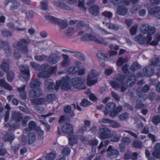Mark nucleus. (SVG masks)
<instances>
[{
  "label": "nucleus",
  "mask_w": 160,
  "mask_h": 160,
  "mask_svg": "<svg viewBox=\"0 0 160 160\" xmlns=\"http://www.w3.org/2000/svg\"><path fill=\"white\" fill-rule=\"evenodd\" d=\"M69 79V77L67 75L64 76L60 80L56 81L55 86L53 82H50L49 80H46L44 82L45 90L46 92L51 91L54 89L58 90L60 86L62 89L66 90H70L71 86L68 83Z\"/></svg>",
  "instance_id": "obj_1"
},
{
  "label": "nucleus",
  "mask_w": 160,
  "mask_h": 160,
  "mask_svg": "<svg viewBox=\"0 0 160 160\" xmlns=\"http://www.w3.org/2000/svg\"><path fill=\"white\" fill-rule=\"evenodd\" d=\"M91 30L89 28L85 31H80L78 33V36L80 37L81 41H91L96 42L99 41L98 40V38L94 35L90 33Z\"/></svg>",
  "instance_id": "obj_2"
},
{
  "label": "nucleus",
  "mask_w": 160,
  "mask_h": 160,
  "mask_svg": "<svg viewBox=\"0 0 160 160\" xmlns=\"http://www.w3.org/2000/svg\"><path fill=\"white\" fill-rule=\"evenodd\" d=\"M124 78V76L118 74L117 75L115 79L110 81V83L113 88L116 89L121 87V92H124L126 89V87L123 86L124 84L123 83Z\"/></svg>",
  "instance_id": "obj_3"
},
{
  "label": "nucleus",
  "mask_w": 160,
  "mask_h": 160,
  "mask_svg": "<svg viewBox=\"0 0 160 160\" xmlns=\"http://www.w3.org/2000/svg\"><path fill=\"white\" fill-rule=\"evenodd\" d=\"M100 72L95 69H91L88 72L87 83L88 86H91L96 84L98 81L97 77H98Z\"/></svg>",
  "instance_id": "obj_4"
},
{
  "label": "nucleus",
  "mask_w": 160,
  "mask_h": 160,
  "mask_svg": "<svg viewBox=\"0 0 160 160\" xmlns=\"http://www.w3.org/2000/svg\"><path fill=\"white\" fill-rule=\"evenodd\" d=\"M67 76L69 77L70 78L68 83L70 86H71L69 84L70 82H72L73 87L79 90L86 89V87L84 85V81L81 78L75 77L72 78L71 80H70V77L68 76Z\"/></svg>",
  "instance_id": "obj_5"
},
{
  "label": "nucleus",
  "mask_w": 160,
  "mask_h": 160,
  "mask_svg": "<svg viewBox=\"0 0 160 160\" xmlns=\"http://www.w3.org/2000/svg\"><path fill=\"white\" fill-rule=\"evenodd\" d=\"M45 17L46 19L50 22L59 25L61 29L64 28L68 26V22L66 20L59 19L50 15H47Z\"/></svg>",
  "instance_id": "obj_6"
},
{
  "label": "nucleus",
  "mask_w": 160,
  "mask_h": 160,
  "mask_svg": "<svg viewBox=\"0 0 160 160\" xmlns=\"http://www.w3.org/2000/svg\"><path fill=\"white\" fill-rule=\"evenodd\" d=\"M50 66L48 64H42L40 67V72L37 74L38 76L40 78H47L50 76L49 71Z\"/></svg>",
  "instance_id": "obj_7"
},
{
  "label": "nucleus",
  "mask_w": 160,
  "mask_h": 160,
  "mask_svg": "<svg viewBox=\"0 0 160 160\" xmlns=\"http://www.w3.org/2000/svg\"><path fill=\"white\" fill-rule=\"evenodd\" d=\"M111 2L115 5H119L117 9V13L120 15L124 16L127 12V10L124 6H121L120 5L121 3V0H111Z\"/></svg>",
  "instance_id": "obj_8"
},
{
  "label": "nucleus",
  "mask_w": 160,
  "mask_h": 160,
  "mask_svg": "<svg viewBox=\"0 0 160 160\" xmlns=\"http://www.w3.org/2000/svg\"><path fill=\"white\" fill-rule=\"evenodd\" d=\"M150 89V87L148 84L145 85L142 88L139 86L137 90L136 93L139 97H142L143 98L142 100H145L147 98V96L146 94L142 93V92H146Z\"/></svg>",
  "instance_id": "obj_9"
},
{
  "label": "nucleus",
  "mask_w": 160,
  "mask_h": 160,
  "mask_svg": "<svg viewBox=\"0 0 160 160\" xmlns=\"http://www.w3.org/2000/svg\"><path fill=\"white\" fill-rule=\"evenodd\" d=\"M107 151L108 157L111 159L117 158L119 154V151L116 149L112 148V146L111 145L109 146Z\"/></svg>",
  "instance_id": "obj_10"
},
{
  "label": "nucleus",
  "mask_w": 160,
  "mask_h": 160,
  "mask_svg": "<svg viewBox=\"0 0 160 160\" xmlns=\"http://www.w3.org/2000/svg\"><path fill=\"white\" fill-rule=\"evenodd\" d=\"M61 56L58 53H52L48 57V61L51 64L57 63L60 59Z\"/></svg>",
  "instance_id": "obj_11"
},
{
  "label": "nucleus",
  "mask_w": 160,
  "mask_h": 160,
  "mask_svg": "<svg viewBox=\"0 0 160 160\" xmlns=\"http://www.w3.org/2000/svg\"><path fill=\"white\" fill-rule=\"evenodd\" d=\"M135 41L139 44L142 45L149 43L151 40H149L147 36L146 38L143 35L140 34L135 38Z\"/></svg>",
  "instance_id": "obj_12"
},
{
  "label": "nucleus",
  "mask_w": 160,
  "mask_h": 160,
  "mask_svg": "<svg viewBox=\"0 0 160 160\" xmlns=\"http://www.w3.org/2000/svg\"><path fill=\"white\" fill-rule=\"evenodd\" d=\"M99 138L102 139L109 138L110 137V130L107 128H101L100 129Z\"/></svg>",
  "instance_id": "obj_13"
},
{
  "label": "nucleus",
  "mask_w": 160,
  "mask_h": 160,
  "mask_svg": "<svg viewBox=\"0 0 160 160\" xmlns=\"http://www.w3.org/2000/svg\"><path fill=\"white\" fill-rule=\"evenodd\" d=\"M53 4L55 6L60 9L70 11H73V9L72 8L64 3L60 2L59 1H54Z\"/></svg>",
  "instance_id": "obj_14"
},
{
  "label": "nucleus",
  "mask_w": 160,
  "mask_h": 160,
  "mask_svg": "<svg viewBox=\"0 0 160 160\" xmlns=\"http://www.w3.org/2000/svg\"><path fill=\"white\" fill-rule=\"evenodd\" d=\"M35 135L34 132H30L28 134L27 139L23 138L22 140L24 144H31L32 143L35 139Z\"/></svg>",
  "instance_id": "obj_15"
},
{
  "label": "nucleus",
  "mask_w": 160,
  "mask_h": 160,
  "mask_svg": "<svg viewBox=\"0 0 160 160\" xmlns=\"http://www.w3.org/2000/svg\"><path fill=\"white\" fill-rule=\"evenodd\" d=\"M149 12L158 19H160V7H156L153 8H148Z\"/></svg>",
  "instance_id": "obj_16"
},
{
  "label": "nucleus",
  "mask_w": 160,
  "mask_h": 160,
  "mask_svg": "<svg viewBox=\"0 0 160 160\" xmlns=\"http://www.w3.org/2000/svg\"><path fill=\"white\" fill-rule=\"evenodd\" d=\"M30 42L29 39H21L18 40V41L15 43L13 45V47L14 48L17 47L20 48L28 44Z\"/></svg>",
  "instance_id": "obj_17"
},
{
  "label": "nucleus",
  "mask_w": 160,
  "mask_h": 160,
  "mask_svg": "<svg viewBox=\"0 0 160 160\" xmlns=\"http://www.w3.org/2000/svg\"><path fill=\"white\" fill-rule=\"evenodd\" d=\"M63 60L61 63V65L62 67H66L71 64V60L69 56L67 54H62V55Z\"/></svg>",
  "instance_id": "obj_18"
},
{
  "label": "nucleus",
  "mask_w": 160,
  "mask_h": 160,
  "mask_svg": "<svg viewBox=\"0 0 160 160\" xmlns=\"http://www.w3.org/2000/svg\"><path fill=\"white\" fill-rule=\"evenodd\" d=\"M42 94V91L39 88L32 89L29 92V96L32 98L39 97Z\"/></svg>",
  "instance_id": "obj_19"
},
{
  "label": "nucleus",
  "mask_w": 160,
  "mask_h": 160,
  "mask_svg": "<svg viewBox=\"0 0 160 160\" xmlns=\"http://www.w3.org/2000/svg\"><path fill=\"white\" fill-rule=\"evenodd\" d=\"M73 129V126L72 124L66 123L62 125V130L64 133H72Z\"/></svg>",
  "instance_id": "obj_20"
},
{
  "label": "nucleus",
  "mask_w": 160,
  "mask_h": 160,
  "mask_svg": "<svg viewBox=\"0 0 160 160\" xmlns=\"http://www.w3.org/2000/svg\"><path fill=\"white\" fill-rule=\"evenodd\" d=\"M136 81V76L134 75H129L127 81L125 82V84L128 87H132Z\"/></svg>",
  "instance_id": "obj_21"
},
{
  "label": "nucleus",
  "mask_w": 160,
  "mask_h": 160,
  "mask_svg": "<svg viewBox=\"0 0 160 160\" xmlns=\"http://www.w3.org/2000/svg\"><path fill=\"white\" fill-rule=\"evenodd\" d=\"M26 87V85H23L22 86L17 88V91L19 93L20 97L22 99L24 100L27 98L26 93L25 91Z\"/></svg>",
  "instance_id": "obj_22"
},
{
  "label": "nucleus",
  "mask_w": 160,
  "mask_h": 160,
  "mask_svg": "<svg viewBox=\"0 0 160 160\" xmlns=\"http://www.w3.org/2000/svg\"><path fill=\"white\" fill-rule=\"evenodd\" d=\"M105 25L108 28L114 31H117L118 29L122 28V27L121 25L114 23H107Z\"/></svg>",
  "instance_id": "obj_23"
},
{
  "label": "nucleus",
  "mask_w": 160,
  "mask_h": 160,
  "mask_svg": "<svg viewBox=\"0 0 160 160\" xmlns=\"http://www.w3.org/2000/svg\"><path fill=\"white\" fill-rule=\"evenodd\" d=\"M115 104L113 102H110L108 103L105 108V110L103 111L105 115H108V113L112 111L115 108Z\"/></svg>",
  "instance_id": "obj_24"
},
{
  "label": "nucleus",
  "mask_w": 160,
  "mask_h": 160,
  "mask_svg": "<svg viewBox=\"0 0 160 160\" xmlns=\"http://www.w3.org/2000/svg\"><path fill=\"white\" fill-rule=\"evenodd\" d=\"M64 111L65 113L69 114L68 116V118H67L68 120L72 118L75 115L73 111L71 110V107L69 105L66 106L64 108Z\"/></svg>",
  "instance_id": "obj_25"
},
{
  "label": "nucleus",
  "mask_w": 160,
  "mask_h": 160,
  "mask_svg": "<svg viewBox=\"0 0 160 160\" xmlns=\"http://www.w3.org/2000/svg\"><path fill=\"white\" fill-rule=\"evenodd\" d=\"M152 155L158 158L160 157V143H157L154 146Z\"/></svg>",
  "instance_id": "obj_26"
},
{
  "label": "nucleus",
  "mask_w": 160,
  "mask_h": 160,
  "mask_svg": "<svg viewBox=\"0 0 160 160\" xmlns=\"http://www.w3.org/2000/svg\"><path fill=\"white\" fill-rule=\"evenodd\" d=\"M89 13L93 16H97L99 13V8L97 5H94L93 7H90L89 9Z\"/></svg>",
  "instance_id": "obj_27"
},
{
  "label": "nucleus",
  "mask_w": 160,
  "mask_h": 160,
  "mask_svg": "<svg viewBox=\"0 0 160 160\" xmlns=\"http://www.w3.org/2000/svg\"><path fill=\"white\" fill-rule=\"evenodd\" d=\"M76 28L78 30V32L80 31H85L88 29L86 26L85 22L83 21H81L78 22L77 24Z\"/></svg>",
  "instance_id": "obj_28"
},
{
  "label": "nucleus",
  "mask_w": 160,
  "mask_h": 160,
  "mask_svg": "<svg viewBox=\"0 0 160 160\" xmlns=\"http://www.w3.org/2000/svg\"><path fill=\"white\" fill-rule=\"evenodd\" d=\"M1 43L3 45V48H4L6 54L8 56H11L12 51L9 44L5 41L2 42Z\"/></svg>",
  "instance_id": "obj_29"
},
{
  "label": "nucleus",
  "mask_w": 160,
  "mask_h": 160,
  "mask_svg": "<svg viewBox=\"0 0 160 160\" xmlns=\"http://www.w3.org/2000/svg\"><path fill=\"white\" fill-rule=\"evenodd\" d=\"M36 124L35 122L33 121H31L28 124V128H25L24 130V132H26L32 130H36Z\"/></svg>",
  "instance_id": "obj_30"
},
{
  "label": "nucleus",
  "mask_w": 160,
  "mask_h": 160,
  "mask_svg": "<svg viewBox=\"0 0 160 160\" xmlns=\"http://www.w3.org/2000/svg\"><path fill=\"white\" fill-rule=\"evenodd\" d=\"M144 75L146 77H149L152 75L154 72V70L150 67H147L143 69Z\"/></svg>",
  "instance_id": "obj_31"
},
{
  "label": "nucleus",
  "mask_w": 160,
  "mask_h": 160,
  "mask_svg": "<svg viewBox=\"0 0 160 160\" xmlns=\"http://www.w3.org/2000/svg\"><path fill=\"white\" fill-rule=\"evenodd\" d=\"M41 84L42 83L39 79L35 78L30 82V87L31 88H35L40 87Z\"/></svg>",
  "instance_id": "obj_32"
},
{
  "label": "nucleus",
  "mask_w": 160,
  "mask_h": 160,
  "mask_svg": "<svg viewBox=\"0 0 160 160\" xmlns=\"http://www.w3.org/2000/svg\"><path fill=\"white\" fill-rule=\"evenodd\" d=\"M84 123L85 126H82L80 127L79 129V132L83 133L87 131L88 128L90 126L91 122L90 121L85 120L84 121Z\"/></svg>",
  "instance_id": "obj_33"
},
{
  "label": "nucleus",
  "mask_w": 160,
  "mask_h": 160,
  "mask_svg": "<svg viewBox=\"0 0 160 160\" xmlns=\"http://www.w3.org/2000/svg\"><path fill=\"white\" fill-rule=\"evenodd\" d=\"M76 30L74 28L72 27H69L68 28L65 32V35L66 37H70L72 36L75 32Z\"/></svg>",
  "instance_id": "obj_34"
},
{
  "label": "nucleus",
  "mask_w": 160,
  "mask_h": 160,
  "mask_svg": "<svg viewBox=\"0 0 160 160\" xmlns=\"http://www.w3.org/2000/svg\"><path fill=\"white\" fill-rule=\"evenodd\" d=\"M97 56V58L99 60H104L107 58L108 54L104 51L100 50L98 52Z\"/></svg>",
  "instance_id": "obj_35"
},
{
  "label": "nucleus",
  "mask_w": 160,
  "mask_h": 160,
  "mask_svg": "<svg viewBox=\"0 0 160 160\" xmlns=\"http://www.w3.org/2000/svg\"><path fill=\"white\" fill-rule=\"evenodd\" d=\"M156 32V28L153 26H151L149 27V29L148 32V34L147 37H148V39L151 41L152 40V35L154 34Z\"/></svg>",
  "instance_id": "obj_36"
},
{
  "label": "nucleus",
  "mask_w": 160,
  "mask_h": 160,
  "mask_svg": "<svg viewBox=\"0 0 160 160\" xmlns=\"http://www.w3.org/2000/svg\"><path fill=\"white\" fill-rule=\"evenodd\" d=\"M12 5L10 7V9L14 10L18 8L20 6V3L16 0H12L10 1Z\"/></svg>",
  "instance_id": "obj_37"
},
{
  "label": "nucleus",
  "mask_w": 160,
  "mask_h": 160,
  "mask_svg": "<svg viewBox=\"0 0 160 160\" xmlns=\"http://www.w3.org/2000/svg\"><path fill=\"white\" fill-rule=\"evenodd\" d=\"M32 102L34 105L41 104L44 103L46 100L43 98H38L31 100Z\"/></svg>",
  "instance_id": "obj_38"
},
{
  "label": "nucleus",
  "mask_w": 160,
  "mask_h": 160,
  "mask_svg": "<svg viewBox=\"0 0 160 160\" xmlns=\"http://www.w3.org/2000/svg\"><path fill=\"white\" fill-rule=\"evenodd\" d=\"M0 86L10 91L12 90L11 86L8 84L5 80L3 79H0Z\"/></svg>",
  "instance_id": "obj_39"
},
{
  "label": "nucleus",
  "mask_w": 160,
  "mask_h": 160,
  "mask_svg": "<svg viewBox=\"0 0 160 160\" xmlns=\"http://www.w3.org/2000/svg\"><path fill=\"white\" fill-rule=\"evenodd\" d=\"M12 117L16 122H19L22 118L23 116L19 112H14L12 114Z\"/></svg>",
  "instance_id": "obj_40"
},
{
  "label": "nucleus",
  "mask_w": 160,
  "mask_h": 160,
  "mask_svg": "<svg viewBox=\"0 0 160 160\" xmlns=\"http://www.w3.org/2000/svg\"><path fill=\"white\" fill-rule=\"evenodd\" d=\"M68 138L69 141V143L72 146L77 142L78 138L76 135H70L69 136Z\"/></svg>",
  "instance_id": "obj_41"
},
{
  "label": "nucleus",
  "mask_w": 160,
  "mask_h": 160,
  "mask_svg": "<svg viewBox=\"0 0 160 160\" xmlns=\"http://www.w3.org/2000/svg\"><path fill=\"white\" fill-rule=\"evenodd\" d=\"M78 70L76 67L72 66L69 67L66 70V73L68 74H73L76 73Z\"/></svg>",
  "instance_id": "obj_42"
},
{
  "label": "nucleus",
  "mask_w": 160,
  "mask_h": 160,
  "mask_svg": "<svg viewBox=\"0 0 160 160\" xmlns=\"http://www.w3.org/2000/svg\"><path fill=\"white\" fill-rule=\"evenodd\" d=\"M143 99V98L142 97L140 98V97H139L137 99L135 106V108H141L145 107V105L142 103V102L144 101L142 100Z\"/></svg>",
  "instance_id": "obj_43"
},
{
  "label": "nucleus",
  "mask_w": 160,
  "mask_h": 160,
  "mask_svg": "<svg viewBox=\"0 0 160 160\" xmlns=\"http://www.w3.org/2000/svg\"><path fill=\"white\" fill-rule=\"evenodd\" d=\"M122 110V107L121 106H119L110 113V116L111 117L114 118Z\"/></svg>",
  "instance_id": "obj_44"
},
{
  "label": "nucleus",
  "mask_w": 160,
  "mask_h": 160,
  "mask_svg": "<svg viewBox=\"0 0 160 160\" xmlns=\"http://www.w3.org/2000/svg\"><path fill=\"white\" fill-rule=\"evenodd\" d=\"M1 68L4 72H8L9 69V63L8 61H3L1 64Z\"/></svg>",
  "instance_id": "obj_45"
},
{
  "label": "nucleus",
  "mask_w": 160,
  "mask_h": 160,
  "mask_svg": "<svg viewBox=\"0 0 160 160\" xmlns=\"http://www.w3.org/2000/svg\"><path fill=\"white\" fill-rule=\"evenodd\" d=\"M30 73H21L19 76L20 79L23 82L27 81L29 79Z\"/></svg>",
  "instance_id": "obj_46"
},
{
  "label": "nucleus",
  "mask_w": 160,
  "mask_h": 160,
  "mask_svg": "<svg viewBox=\"0 0 160 160\" xmlns=\"http://www.w3.org/2000/svg\"><path fill=\"white\" fill-rule=\"evenodd\" d=\"M14 138V136L12 134L8 133H6L3 137V139L4 141L9 142L13 140Z\"/></svg>",
  "instance_id": "obj_47"
},
{
  "label": "nucleus",
  "mask_w": 160,
  "mask_h": 160,
  "mask_svg": "<svg viewBox=\"0 0 160 160\" xmlns=\"http://www.w3.org/2000/svg\"><path fill=\"white\" fill-rule=\"evenodd\" d=\"M21 73H30L29 67L26 65H21L19 66Z\"/></svg>",
  "instance_id": "obj_48"
},
{
  "label": "nucleus",
  "mask_w": 160,
  "mask_h": 160,
  "mask_svg": "<svg viewBox=\"0 0 160 160\" xmlns=\"http://www.w3.org/2000/svg\"><path fill=\"white\" fill-rule=\"evenodd\" d=\"M150 26L149 25L147 24L142 25L140 27L141 32L144 34L147 33L148 31Z\"/></svg>",
  "instance_id": "obj_49"
},
{
  "label": "nucleus",
  "mask_w": 160,
  "mask_h": 160,
  "mask_svg": "<svg viewBox=\"0 0 160 160\" xmlns=\"http://www.w3.org/2000/svg\"><path fill=\"white\" fill-rule=\"evenodd\" d=\"M2 35L4 37L9 38L13 36V33L8 31L3 30L1 32Z\"/></svg>",
  "instance_id": "obj_50"
},
{
  "label": "nucleus",
  "mask_w": 160,
  "mask_h": 160,
  "mask_svg": "<svg viewBox=\"0 0 160 160\" xmlns=\"http://www.w3.org/2000/svg\"><path fill=\"white\" fill-rule=\"evenodd\" d=\"M56 156V154L55 152L52 151L48 153L46 157L47 160H52L54 159Z\"/></svg>",
  "instance_id": "obj_51"
},
{
  "label": "nucleus",
  "mask_w": 160,
  "mask_h": 160,
  "mask_svg": "<svg viewBox=\"0 0 160 160\" xmlns=\"http://www.w3.org/2000/svg\"><path fill=\"white\" fill-rule=\"evenodd\" d=\"M141 68V66L138 64L137 62H133L130 67V70L132 71H134L137 69H138Z\"/></svg>",
  "instance_id": "obj_52"
},
{
  "label": "nucleus",
  "mask_w": 160,
  "mask_h": 160,
  "mask_svg": "<svg viewBox=\"0 0 160 160\" xmlns=\"http://www.w3.org/2000/svg\"><path fill=\"white\" fill-rule=\"evenodd\" d=\"M138 25L137 24H135L131 27L130 30V33L132 35H134L136 33Z\"/></svg>",
  "instance_id": "obj_53"
},
{
  "label": "nucleus",
  "mask_w": 160,
  "mask_h": 160,
  "mask_svg": "<svg viewBox=\"0 0 160 160\" xmlns=\"http://www.w3.org/2000/svg\"><path fill=\"white\" fill-rule=\"evenodd\" d=\"M68 52H69L72 53H75L74 55V56L76 58H79V59L82 61H84L85 60L84 57L81 56L82 54L80 52H75L74 51H68Z\"/></svg>",
  "instance_id": "obj_54"
},
{
  "label": "nucleus",
  "mask_w": 160,
  "mask_h": 160,
  "mask_svg": "<svg viewBox=\"0 0 160 160\" xmlns=\"http://www.w3.org/2000/svg\"><path fill=\"white\" fill-rule=\"evenodd\" d=\"M127 58H123L122 57L119 58L117 61V65L119 67L121 66L124 63L127 61Z\"/></svg>",
  "instance_id": "obj_55"
},
{
  "label": "nucleus",
  "mask_w": 160,
  "mask_h": 160,
  "mask_svg": "<svg viewBox=\"0 0 160 160\" xmlns=\"http://www.w3.org/2000/svg\"><path fill=\"white\" fill-rule=\"evenodd\" d=\"M110 122L109 123L110 125L113 128H118L121 126L120 123L118 122L112 120H111Z\"/></svg>",
  "instance_id": "obj_56"
},
{
  "label": "nucleus",
  "mask_w": 160,
  "mask_h": 160,
  "mask_svg": "<svg viewBox=\"0 0 160 160\" xmlns=\"http://www.w3.org/2000/svg\"><path fill=\"white\" fill-rule=\"evenodd\" d=\"M19 49L16 48L14 50L13 53V56L15 59H18L21 57V54L19 52Z\"/></svg>",
  "instance_id": "obj_57"
},
{
  "label": "nucleus",
  "mask_w": 160,
  "mask_h": 160,
  "mask_svg": "<svg viewBox=\"0 0 160 160\" xmlns=\"http://www.w3.org/2000/svg\"><path fill=\"white\" fill-rule=\"evenodd\" d=\"M152 122L155 125H157L160 122V117L156 115L154 116L152 119Z\"/></svg>",
  "instance_id": "obj_58"
},
{
  "label": "nucleus",
  "mask_w": 160,
  "mask_h": 160,
  "mask_svg": "<svg viewBox=\"0 0 160 160\" xmlns=\"http://www.w3.org/2000/svg\"><path fill=\"white\" fill-rule=\"evenodd\" d=\"M31 119V118L29 116H27L24 117L22 121V125L24 127H26L27 126V122Z\"/></svg>",
  "instance_id": "obj_59"
},
{
  "label": "nucleus",
  "mask_w": 160,
  "mask_h": 160,
  "mask_svg": "<svg viewBox=\"0 0 160 160\" xmlns=\"http://www.w3.org/2000/svg\"><path fill=\"white\" fill-rule=\"evenodd\" d=\"M14 77V73L13 72H10L8 74L7 80L9 82H11Z\"/></svg>",
  "instance_id": "obj_60"
},
{
  "label": "nucleus",
  "mask_w": 160,
  "mask_h": 160,
  "mask_svg": "<svg viewBox=\"0 0 160 160\" xmlns=\"http://www.w3.org/2000/svg\"><path fill=\"white\" fill-rule=\"evenodd\" d=\"M159 62L160 60L158 58H155L150 60L149 64L151 65H155L159 63Z\"/></svg>",
  "instance_id": "obj_61"
},
{
  "label": "nucleus",
  "mask_w": 160,
  "mask_h": 160,
  "mask_svg": "<svg viewBox=\"0 0 160 160\" xmlns=\"http://www.w3.org/2000/svg\"><path fill=\"white\" fill-rule=\"evenodd\" d=\"M47 57L44 55H36L34 56V59L38 61H42L46 59Z\"/></svg>",
  "instance_id": "obj_62"
},
{
  "label": "nucleus",
  "mask_w": 160,
  "mask_h": 160,
  "mask_svg": "<svg viewBox=\"0 0 160 160\" xmlns=\"http://www.w3.org/2000/svg\"><path fill=\"white\" fill-rule=\"evenodd\" d=\"M70 152V149L69 147H64L62 150V153L63 155H69Z\"/></svg>",
  "instance_id": "obj_63"
},
{
  "label": "nucleus",
  "mask_w": 160,
  "mask_h": 160,
  "mask_svg": "<svg viewBox=\"0 0 160 160\" xmlns=\"http://www.w3.org/2000/svg\"><path fill=\"white\" fill-rule=\"evenodd\" d=\"M56 97L55 95L53 94H51L47 96L46 97L47 100L48 102H50L56 99Z\"/></svg>",
  "instance_id": "obj_64"
}]
</instances>
